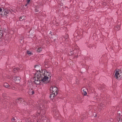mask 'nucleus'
Instances as JSON below:
<instances>
[{"instance_id":"obj_1","label":"nucleus","mask_w":122,"mask_h":122,"mask_svg":"<svg viewBox=\"0 0 122 122\" xmlns=\"http://www.w3.org/2000/svg\"><path fill=\"white\" fill-rule=\"evenodd\" d=\"M35 70L37 71L34 75L33 80L34 83L37 84H39L41 82L46 83L49 81V77L50 76V73L46 70H42L41 71H38L40 66L36 65L35 66Z\"/></svg>"},{"instance_id":"obj_2","label":"nucleus","mask_w":122,"mask_h":122,"mask_svg":"<svg viewBox=\"0 0 122 122\" xmlns=\"http://www.w3.org/2000/svg\"><path fill=\"white\" fill-rule=\"evenodd\" d=\"M37 108H39L40 110H41V111H39V112L38 111V113L36 114V116L35 117L36 119L38 120H42V122H49V120L46 117V116L44 113L42 114L41 118L39 116L40 115V113H41L42 112V110H45V108H44V107L42 105H39V106H38Z\"/></svg>"},{"instance_id":"obj_3","label":"nucleus","mask_w":122,"mask_h":122,"mask_svg":"<svg viewBox=\"0 0 122 122\" xmlns=\"http://www.w3.org/2000/svg\"><path fill=\"white\" fill-rule=\"evenodd\" d=\"M115 76L117 80L119 79L122 77V71L119 70L116 71Z\"/></svg>"},{"instance_id":"obj_4","label":"nucleus","mask_w":122,"mask_h":122,"mask_svg":"<svg viewBox=\"0 0 122 122\" xmlns=\"http://www.w3.org/2000/svg\"><path fill=\"white\" fill-rule=\"evenodd\" d=\"M52 114L54 117L56 118H58V117L59 115V113L57 109L56 108H54L52 110Z\"/></svg>"},{"instance_id":"obj_5","label":"nucleus","mask_w":122,"mask_h":122,"mask_svg":"<svg viewBox=\"0 0 122 122\" xmlns=\"http://www.w3.org/2000/svg\"><path fill=\"white\" fill-rule=\"evenodd\" d=\"M4 86L5 87L9 89H11L13 90H15L16 89V86L14 85H11L10 86L9 84L7 83H5L4 84Z\"/></svg>"},{"instance_id":"obj_6","label":"nucleus","mask_w":122,"mask_h":122,"mask_svg":"<svg viewBox=\"0 0 122 122\" xmlns=\"http://www.w3.org/2000/svg\"><path fill=\"white\" fill-rule=\"evenodd\" d=\"M51 92L54 95H57L58 93V90L57 88L55 86L51 87L50 88Z\"/></svg>"},{"instance_id":"obj_7","label":"nucleus","mask_w":122,"mask_h":122,"mask_svg":"<svg viewBox=\"0 0 122 122\" xmlns=\"http://www.w3.org/2000/svg\"><path fill=\"white\" fill-rule=\"evenodd\" d=\"M2 9L0 7V14L4 15H7L9 12V11L7 9H3L2 11Z\"/></svg>"},{"instance_id":"obj_8","label":"nucleus","mask_w":122,"mask_h":122,"mask_svg":"<svg viewBox=\"0 0 122 122\" xmlns=\"http://www.w3.org/2000/svg\"><path fill=\"white\" fill-rule=\"evenodd\" d=\"M13 78L16 83H19L20 81V78L18 76H15Z\"/></svg>"},{"instance_id":"obj_9","label":"nucleus","mask_w":122,"mask_h":122,"mask_svg":"<svg viewBox=\"0 0 122 122\" xmlns=\"http://www.w3.org/2000/svg\"><path fill=\"white\" fill-rule=\"evenodd\" d=\"M121 114L120 113H119V114H118V115L117 118V119L119 122H122V119H121Z\"/></svg>"},{"instance_id":"obj_10","label":"nucleus","mask_w":122,"mask_h":122,"mask_svg":"<svg viewBox=\"0 0 122 122\" xmlns=\"http://www.w3.org/2000/svg\"><path fill=\"white\" fill-rule=\"evenodd\" d=\"M35 50L37 52H40L42 51V49L41 47L37 46L35 48Z\"/></svg>"},{"instance_id":"obj_11","label":"nucleus","mask_w":122,"mask_h":122,"mask_svg":"<svg viewBox=\"0 0 122 122\" xmlns=\"http://www.w3.org/2000/svg\"><path fill=\"white\" fill-rule=\"evenodd\" d=\"M87 89L86 88H84L83 89L82 91V94L85 96L87 94L86 91Z\"/></svg>"},{"instance_id":"obj_12","label":"nucleus","mask_w":122,"mask_h":122,"mask_svg":"<svg viewBox=\"0 0 122 122\" xmlns=\"http://www.w3.org/2000/svg\"><path fill=\"white\" fill-rule=\"evenodd\" d=\"M98 108L99 109H102V108H103L104 107V105L102 104L101 103L98 106Z\"/></svg>"},{"instance_id":"obj_13","label":"nucleus","mask_w":122,"mask_h":122,"mask_svg":"<svg viewBox=\"0 0 122 122\" xmlns=\"http://www.w3.org/2000/svg\"><path fill=\"white\" fill-rule=\"evenodd\" d=\"M1 27L0 26V39L2 38L3 36V32L2 30H1Z\"/></svg>"},{"instance_id":"obj_14","label":"nucleus","mask_w":122,"mask_h":122,"mask_svg":"<svg viewBox=\"0 0 122 122\" xmlns=\"http://www.w3.org/2000/svg\"><path fill=\"white\" fill-rule=\"evenodd\" d=\"M23 100L21 98H19L18 99L17 101V102H19V103H22L23 102Z\"/></svg>"},{"instance_id":"obj_15","label":"nucleus","mask_w":122,"mask_h":122,"mask_svg":"<svg viewBox=\"0 0 122 122\" xmlns=\"http://www.w3.org/2000/svg\"><path fill=\"white\" fill-rule=\"evenodd\" d=\"M56 95H54V94H51L50 96V98L51 99H53L54 97H55V96Z\"/></svg>"},{"instance_id":"obj_16","label":"nucleus","mask_w":122,"mask_h":122,"mask_svg":"<svg viewBox=\"0 0 122 122\" xmlns=\"http://www.w3.org/2000/svg\"><path fill=\"white\" fill-rule=\"evenodd\" d=\"M19 70V69L18 68H15L13 70V71L15 73L17 72Z\"/></svg>"},{"instance_id":"obj_17","label":"nucleus","mask_w":122,"mask_h":122,"mask_svg":"<svg viewBox=\"0 0 122 122\" xmlns=\"http://www.w3.org/2000/svg\"><path fill=\"white\" fill-rule=\"evenodd\" d=\"M28 93L29 95H31L34 94V92L33 91L31 90L29 91Z\"/></svg>"},{"instance_id":"obj_18","label":"nucleus","mask_w":122,"mask_h":122,"mask_svg":"<svg viewBox=\"0 0 122 122\" xmlns=\"http://www.w3.org/2000/svg\"><path fill=\"white\" fill-rule=\"evenodd\" d=\"M27 53L29 56H30L32 54L31 52L29 51H27Z\"/></svg>"},{"instance_id":"obj_19","label":"nucleus","mask_w":122,"mask_h":122,"mask_svg":"<svg viewBox=\"0 0 122 122\" xmlns=\"http://www.w3.org/2000/svg\"><path fill=\"white\" fill-rule=\"evenodd\" d=\"M25 18V17L24 16H21L20 18V20L22 21Z\"/></svg>"},{"instance_id":"obj_20","label":"nucleus","mask_w":122,"mask_h":122,"mask_svg":"<svg viewBox=\"0 0 122 122\" xmlns=\"http://www.w3.org/2000/svg\"><path fill=\"white\" fill-rule=\"evenodd\" d=\"M30 0H27V2H26V4L25 5V6H26L28 4L30 1Z\"/></svg>"},{"instance_id":"obj_21","label":"nucleus","mask_w":122,"mask_h":122,"mask_svg":"<svg viewBox=\"0 0 122 122\" xmlns=\"http://www.w3.org/2000/svg\"><path fill=\"white\" fill-rule=\"evenodd\" d=\"M66 37H64V36H62V38H64V39L63 40H66V39L68 37V35H66Z\"/></svg>"},{"instance_id":"obj_22","label":"nucleus","mask_w":122,"mask_h":122,"mask_svg":"<svg viewBox=\"0 0 122 122\" xmlns=\"http://www.w3.org/2000/svg\"><path fill=\"white\" fill-rule=\"evenodd\" d=\"M22 103L25 105H26L27 104V103L25 101H24L23 100V101Z\"/></svg>"},{"instance_id":"obj_23","label":"nucleus","mask_w":122,"mask_h":122,"mask_svg":"<svg viewBox=\"0 0 122 122\" xmlns=\"http://www.w3.org/2000/svg\"><path fill=\"white\" fill-rule=\"evenodd\" d=\"M116 28H117V30H119L120 29V28L119 25L117 26L116 27Z\"/></svg>"},{"instance_id":"obj_24","label":"nucleus","mask_w":122,"mask_h":122,"mask_svg":"<svg viewBox=\"0 0 122 122\" xmlns=\"http://www.w3.org/2000/svg\"><path fill=\"white\" fill-rule=\"evenodd\" d=\"M28 122H32V120H31V119H28L27 120Z\"/></svg>"},{"instance_id":"obj_25","label":"nucleus","mask_w":122,"mask_h":122,"mask_svg":"<svg viewBox=\"0 0 122 122\" xmlns=\"http://www.w3.org/2000/svg\"><path fill=\"white\" fill-rule=\"evenodd\" d=\"M113 121V120L112 119H109L108 121V122H112Z\"/></svg>"},{"instance_id":"obj_26","label":"nucleus","mask_w":122,"mask_h":122,"mask_svg":"<svg viewBox=\"0 0 122 122\" xmlns=\"http://www.w3.org/2000/svg\"><path fill=\"white\" fill-rule=\"evenodd\" d=\"M102 89V86L100 88H99V89L100 90H101Z\"/></svg>"},{"instance_id":"obj_27","label":"nucleus","mask_w":122,"mask_h":122,"mask_svg":"<svg viewBox=\"0 0 122 122\" xmlns=\"http://www.w3.org/2000/svg\"><path fill=\"white\" fill-rule=\"evenodd\" d=\"M15 120V119L14 118H13L12 119V121H14Z\"/></svg>"},{"instance_id":"obj_28","label":"nucleus","mask_w":122,"mask_h":122,"mask_svg":"<svg viewBox=\"0 0 122 122\" xmlns=\"http://www.w3.org/2000/svg\"><path fill=\"white\" fill-rule=\"evenodd\" d=\"M38 11L36 9V12H38Z\"/></svg>"},{"instance_id":"obj_29","label":"nucleus","mask_w":122,"mask_h":122,"mask_svg":"<svg viewBox=\"0 0 122 122\" xmlns=\"http://www.w3.org/2000/svg\"><path fill=\"white\" fill-rule=\"evenodd\" d=\"M61 122H64L63 121H62Z\"/></svg>"}]
</instances>
